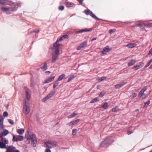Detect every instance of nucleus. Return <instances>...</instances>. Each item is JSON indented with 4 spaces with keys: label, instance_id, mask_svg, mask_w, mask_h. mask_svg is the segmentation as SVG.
Returning <instances> with one entry per match:
<instances>
[{
    "label": "nucleus",
    "instance_id": "3",
    "mask_svg": "<svg viewBox=\"0 0 152 152\" xmlns=\"http://www.w3.org/2000/svg\"><path fill=\"white\" fill-rule=\"evenodd\" d=\"M54 51V53L52 55V62H55L57 59L59 53V49L57 48H53Z\"/></svg>",
    "mask_w": 152,
    "mask_h": 152
},
{
    "label": "nucleus",
    "instance_id": "61",
    "mask_svg": "<svg viewBox=\"0 0 152 152\" xmlns=\"http://www.w3.org/2000/svg\"><path fill=\"white\" fill-rule=\"evenodd\" d=\"M124 58L125 59H126V58Z\"/></svg>",
    "mask_w": 152,
    "mask_h": 152
},
{
    "label": "nucleus",
    "instance_id": "5",
    "mask_svg": "<svg viewBox=\"0 0 152 152\" xmlns=\"http://www.w3.org/2000/svg\"><path fill=\"white\" fill-rule=\"evenodd\" d=\"M45 146L49 148H51L57 145V142L52 141H48L45 143Z\"/></svg>",
    "mask_w": 152,
    "mask_h": 152
},
{
    "label": "nucleus",
    "instance_id": "30",
    "mask_svg": "<svg viewBox=\"0 0 152 152\" xmlns=\"http://www.w3.org/2000/svg\"><path fill=\"white\" fill-rule=\"evenodd\" d=\"M47 68V65L46 63H45L43 66L41 67V69L44 71L46 70Z\"/></svg>",
    "mask_w": 152,
    "mask_h": 152
},
{
    "label": "nucleus",
    "instance_id": "42",
    "mask_svg": "<svg viewBox=\"0 0 152 152\" xmlns=\"http://www.w3.org/2000/svg\"><path fill=\"white\" fill-rule=\"evenodd\" d=\"M105 94V93L104 91H102L99 94V96L100 97H102Z\"/></svg>",
    "mask_w": 152,
    "mask_h": 152
},
{
    "label": "nucleus",
    "instance_id": "48",
    "mask_svg": "<svg viewBox=\"0 0 152 152\" xmlns=\"http://www.w3.org/2000/svg\"><path fill=\"white\" fill-rule=\"evenodd\" d=\"M118 109V107L116 106L115 107L113 108L112 109V111L113 112L116 111Z\"/></svg>",
    "mask_w": 152,
    "mask_h": 152
},
{
    "label": "nucleus",
    "instance_id": "11",
    "mask_svg": "<svg viewBox=\"0 0 152 152\" xmlns=\"http://www.w3.org/2000/svg\"><path fill=\"white\" fill-rule=\"evenodd\" d=\"M55 90L51 91L42 99V101L44 102L46 101L48 99L51 97L55 94Z\"/></svg>",
    "mask_w": 152,
    "mask_h": 152
},
{
    "label": "nucleus",
    "instance_id": "31",
    "mask_svg": "<svg viewBox=\"0 0 152 152\" xmlns=\"http://www.w3.org/2000/svg\"><path fill=\"white\" fill-rule=\"evenodd\" d=\"M139 96L140 97H142V98L143 99L145 98L146 97V95L144 94V93H141L140 92H139Z\"/></svg>",
    "mask_w": 152,
    "mask_h": 152
},
{
    "label": "nucleus",
    "instance_id": "16",
    "mask_svg": "<svg viewBox=\"0 0 152 152\" xmlns=\"http://www.w3.org/2000/svg\"><path fill=\"white\" fill-rule=\"evenodd\" d=\"M9 133V131L7 129H5L4 131L0 132V137L2 138L3 137L6 136Z\"/></svg>",
    "mask_w": 152,
    "mask_h": 152
},
{
    "label": "nucleus",
    "instance_id": "50",
    "mask_svg": "<svg viewBox=\"0 0 152 152\" xmlns=\"http://www.w3.org/2000/svg\"><path fill=\"white\" fill-rule=\"evenodd\" d=\"M62 37H63V38L64 39L65 38H67L68 37V36L67 34H65V35L62 36Z\"/></svg>",
    "mask_w": 152,
    "mask_h": 152
},
{
    "label": "nucleus",
    "instance_id": "44",
    "mask_svg": "<svg viewBox=\"0 0 152 152\" xmlns=\"http://www.w3.org/2000/svg\"><path fill=\"white\" fill-rule=\"evenodd\" d=\"M9 122L11 125H13L14 124V122L13 120L11 119H8Z\"/></svg>",
    "mask_w": 152,
    "mask_h": 152
},
{
    "label": "nucleus",
    "instance_id": "60",
    "mask_svg": "<svg viewBox=\"0 0 152 152\" xmlns=\"http://www.w3.org/2000/svg\"><path fill=\"white\" fill-rule=\"evenodd\" d=\"M138 111H139L138 110V109H137V110H135V111H136V112H138Z\"/></svg>",
    "mask_w": 152,
    "mask_h": 152
},
{
    "label": "nucleus",
    "instance_id": "46",
    "mask_svg": "<svg viewBox=\"0 0 152 152\" xmlns=\"http://www.w3.org/2000/svg\"><path fill=\"white\" fill-rule=\"evenodd\" d=\"M150 101L149 100L148 101H147V102H146L145 103L144 106L145 107H146L150 104Z\"/></svg>",
    "mask_w": 152,
    "mask_h": 152
},
{
    "label": "nucleus",
    "instance_id": "36",
    "mask_svg": "<svg viewBox=\"0 0 152 152\" xmlns=\"http://www.w3.org/2000/svg\"><path fill=\"white\" fill-rule=\"evenodd\" d=\"M91 12L88 9L85 10L84 11V13L87 15H90V14Z\"/></svg>",
    "mask_w": 152,
    "mask_h": 152
},
{
    "label": "nucleus",
    "instance_id": "26",
    "mask_svg": "<svg viewBox=\"0 0 152 152\" xmlns=\"http://www.w3.org/2000/svg\"><path fill=\"white\" fill-rule=\"evenodd\" d=\"M136 62V61L135 60H132L128 64V66H129L132 65L135 63Z\"/></svg>",
    "mask_w": 152,
    "mask_h": 152
},
{
    "label": "nucleus",
    "instance_id": "32",
    "mask_svg": "<svg viewBox=\"0 0 152 152\" xmlns=\"http://www.w3.org/2000/svg\"><path fill=\"white\" fill-rule=\"evenodd\" d=\"M106 79V77H102L97 79L96 80L98 81L101 82L103 81Z\"/></svg>",
    "mask_w": 152,
    "mask_h": 152
},
{
    "label": "nucleus",
    "instance_id": "28",
    "mask_svg": "<svg viewBox=\"0 0 152 152\" xmlns=\"http://www.w3.org/2000/svg\"><path fill=\"white\" fill-rule=\"evenodd\" d=\"M65 76V75L64 74H63L60 75L57 79L58 81L61 80Z\"/></svg>",
    "mask_w": 152,
    "mask_h": 152
},
{
    "label": "nucleus",
    "instance_id": "34",
    "mask_svg": "<svg viewBox=\"0 0 152 152\" xmlns=\"http://www.w3.org/2000/svg\"><path fill=\"white\" fill-rule=\"evenodd\" d=\"M137 93H133L130 96V97L131 99H133L135 97L137 96Z\"/></svg>",
    "mask_w": 152,
    "mask_h": 152
},
{
    "label": "nucleus",
    "instance_id": "43",
    "mask_svg": "<svg viewBox=\"0 0 152 152\" xmlns=\"http://www.w3.org/2000/svg\"><path fill=\"white\" fill-rule=\"evenodd\" d=\"M140 67H141L140 66V65H137L136 66H134L133 67V68L137 70L140 68Z\"/></svg>",
    "mask_w": 152,
    "mask_h": 152
},
{
    "label": "nucleus",
    "instance_id": "53",
    "mask_svg": "<svg viewBox=\"0 0 152 152\" xmlns=\"http://www.w3.org/2000/svg\"><path fill=\"white\" fill-rule=\"evenodd\" d=\"M39 31V29H37V30H34L33 31L34 32L36 33H38Z\"/></svg>",
    "mask_w": 152,
    "mask_h": 152
},
{
    "label": "nucleus",
    "instance_id": "37",
    "mask_svg": "<svg viewBox=\"0 0 152 152\" xmlns=\"http://www.w3.org/2000/svg\"><path fill=\"white\" fill-rule=\"evenodd\" d=\"M147 87L146 86H145L142 89L140 92L141 93H144V92L147 90Z\"/></svg>",
    "mask_w": 152,
    "mask_h": 152
},
{
    "label": "nucleus",
    "instance_id": "40",
    "mask_svg": "<svg viewBox=\"0 0 152 152\" xmlns=\"http://www.w3.org/2000/svg\"><path fill=\"white\" fill-rule=\"evenodd\" d=\"M152 62V58L150 59V60L145 65V68L148 67L151 64V63Z\"/></svg>",
    "mask_w": 152,
    "mask_h": 152
},
{
    "label": "nucleus",
    "instance_id": "47",
    "mask_svg": "<svg viewBox=\"0 0 152 152\" xmlns=\"http://www.w3.org/2000/svg\"><path fill=\"white\" fill-rule=\"evenodd\" d=\"M8 113L7 112L5 111L3 113V116L4 117H7L8 116Z\"/></svg>",
    "mask_w": 152,
    "mask_h": 152
},
{
    "label": "nucleus",
    "instance_id": "8",
    "mask_svg": "<svg viewBox=\"0 0 152 152\" xmlns=\"http://www.w3.org/2000/svg\"><path fill=\"white\" fill-rule=\"evenodd\" d=\"M8 143V141L5 138H1L0 141V148L2 149L3 148H5V144H7Z\"/></svg>",
    "mask_w": 152,
    "mask_h": 152
},
{
    "label": "nucleus",
    "instance_id": "24",
    "mask_svg": "<svg viewBox=\"0 0 152 152\" xmlns=\"http://www.w3.org/2000/svg\"><path fill=\"white\" fill-rule=\"evenodd\" d=\"M16 131L17 133L19 135H21L23 134L24 132V130L22 128L20 129H17Z\"/></svg>",
    "mask_w": 152,
    "mask_h": 152
},
{
    "label": "nucleus",
    "instance_id": "27",
    "mask_svg": "<svg viewBox=\"0 0 152 152\" xmlns=\"http://www.w3.org/2000/svg\"><path fill=\"white\" fill-rule=\"evenodd\" d=\"M90 15L95 19L97 20H100V19L97 17L92 12H91V13L90 14Z\"/></svg>",
    "mask_w": 152,
    "mask_h": 152
},
{
    "label": "nucleus",
    "instance_id": "49",
    "mask_svg": "<svg viewBox=\"0 0 152 152\" xmlns=\"http://www.w3.org/2000/svg\"><path fill=\"white\" fill-rule=\"evenodd\" d=\"M64 7L63 6H60L58 7V9L60 10H62L64 9Z\"/></svg>",
    "mask_w": 152,
    "mask_h": 152
},
{
    "label": "nucleus",
    "instance_id": "7",
    "mask_svg": "<svg viewBox=\"0 0 152 152\" xmlns=\"http://www.w3.org/2000/svg\"><path fill=\"white\" fill-rule=\"evenodd\" d=\"M24 90L26 93V99L25 101H28L31 97V92L27 87H24Z\"/></svg>",
    "mask_w": 152,
    "mask_h": 152
},
{
    "label": "nucleus",
    "instance_id": "4",
    "mask_svg": "<svg viewBox=\"0 0 152 152\" xmlns=\"http://www.w3.org/2000/svg\"><path fill=\"white\" fill-rule=\"evenodd\" d=\"M23 112L26 114H28L30 111V105L29 103L25 101L23 106Z\"/></svg>",
    "mask_w": 152,
    "mask_h": 152
},
{
    "label": "nucleus",
    "instance_id": "38",
    "mask_svg": "<svg viewBox=\"0 0 152 152\" xmlns=\"http://www.w3.org/2000/svg\"><path fill=\"white\" fill-rule=\"evenodd\" d=\"M99 99H98L97 98H96L94 99H92L90 102V103H94L95 102H96L98 101H99Z\"/></svg>",
    "mask_w": 152,
    "mask_h": 152
},
{
    "label": "nucleus",
    "instance_id": "13",
    "mask_svg": "<svg viewBox=\"0 0 152 152\" xmlns=\"http://www.w3.org/2000/svg\"><path fill=\"white\" fill-rule=\"evenodd\" d=\"M4 118L1 115H0V130L2 131L4 128Z\"/></svg>",
    "mask_w": 152,
    "mask_h": 152
},
{
    "label": "nucleus",
    "instance_id": "9",
    "mask_svg": "<svg viewBox=\"0 0 152 152\" xmlns=\"http://www.w3.org/2000/svg\"><path fill=\"white\" fill-rule=\"evenodd\" d=\"M110 144V139L107 138L101 144V146L106 148Z\"/></svg>",
    "mask_w": 152,
    "mask_h": 152
},
{
    "label": "nucleus",
    "instance_id": "10",
    "mask_svg": "<svg viewBox=\"0 0 152 152\" xmlns=\"http://www.w3.org/2000/svg\"><path fill=\"white\" fill-rule=\"evenodd\" d=\"M137 26H140L142 25H144L148 27H152V22H149L147 23L145 21H143L140 23H139L136 25Z\"/></svg>",
    "mask_w": 152,
    "mask_h": 152
},
{
    "label": "nucleus",
    "instance_id": "21",
    "mask_svg": "<svg viewBox=\"0 0 152 152\" xmlns=\"http://www.w3.org/2000/svg\"><path fill=\"white\" fill-rule=\"evenodd\" d=\"M92 30L91 29H83L80 30L79 31H75V33L76 34H78L81 33H82L84 32H88V31H90Z\"/></svg>",
    "mask_w": 152,
    "mask_h": 152
},
{
    "label": "nucleus",
    "instance_id": "54",
    "mask_svg": "<svg viewBox=\"0 0 152 152\" xmlns=\"http://www.w3.org/2000/svg\"><path fill=\"white\" fill-rule=\"evenodd\" d=\"M45 152H51V151L49 149H47L45 150Z\"/></svg>",
    "mask_w": 152,
    "mask_h": 152
},
{
    "label": "nucleus",
    "instance_id": "2",
    "mask_svg": "<svg viewBox=\"0 0 152 152\" xmlns=\"http://www.w3.org/2000/svg\"><path fill=\"white\" fill-rule=\"evenodd\" d=\"M28 135H26V138L27 140L26 141L27 143H29L30 142V140L31 141L32 145L33 147H35L36 146L37 141L35 135L34 134H28L29 132L27 131Z\"/></svg>",
    "mask_w": 152,
    "mask_h": 152
},
{
    "label": "nucleus",
    "instance_id": "58",
    "mask_svg": "<svg viewBox=\"0 0 152 152\" xmlns=\"http://www.w3.org/2000/svg\"><path fill=\"white\" fill-rule=\"evenodd\" d=\"M149 68L150 69H152V64L149 67Z\"/></svg>",
    "mask_w": 152,
    "mask_h": 152
},
{
    "label": "nucleus",
    "instance_id": "12",
    "mask_svg": "<svg viewBox=\"0 0 152 152\" xmlns=\"http://www.w3.org/2000/svg\"><path fill=\"white\" fill-rule=\"evenodd\" d=\"M6 144H5V148H3L2 149H6L7 151L8 152H13L15 149V148L13 146H8L6 145Z\"/></svg>",
    "mask_w": 152,
    "mask_h": 152
},
{
    "label": "nucleus",
    "instance_id": "14",
    "mask_svg": "<svg viewBox=\"0 0 152 152\" xmlns=\"http://www.w3.org/2000/svg\"><path fill=\"white\" fill-rule=\"evenodd\" d=\"M64 40L63 37L62 36L59 39H58L56 41V42L54 44H53V47L54 48H58L59 49V46L60 45V44H58V42H60L62 40Z\"/></svg>",
    "mask_w": 152,
    "mask_h": 152
},
{
    "label": "nucleus",
    "instance_id": "22",
    "mask_svg": "<svg viewBox=\"0 0 152 152\" xmlns=\"http://www.w3.org/2000/svg\"><path fill=\"white\" fill-rule=\"evenodd\" d=\"M86 42H83L80 44V45L77 47V49L78 50H80L82 48L84 47V46L86 45Z\"/></svg>",
    "mask_w": 152,
    "mask_h": 152
},
{
    "label": "nucleus",
    "instance_id": "18",
    "mask_svg": "<svg viewBox=\"0 0 152 152\" xmlns=\"http://www.w3.org/2000/svg\"><path fill=\"white\" fill-rule=\"evenodd\" d=\"M127 83L125 82H123L115 86V88L116 89H118L123 87L124 85L126 84Z\"/></svg>",
    "mask_w": 152,
    "mask_h": 152
},
{
    "label": "nucleus",
    "instance_id": "59",
    "mask_svg": "<svg viewBox=\"0 0 152 152\" xmlns=\"http://www.w3.org/2000/svg\"><path fill=\"white\" fill-rule=\"evenodd\" d=\"M46 73H50V71H48V72H46Z\"/></svg>",
    "mask_w": 152,
    "mask_h": 152
},
{
    "label": "nucleus",
    "instance_id": "55",
    "mask_svg": "<svg viewBox=\"0 0 152 152\" xmlns=\"http://www.w3.org/2000/svg\"><path fill=\"white\" fill-rule=\"evenodd\" d=\"M127 133H128V134L129 135V134H131L132 133V132H131V131H128V132Z\"/></svg>",
    "mask_w": 152,
    "mask_h": 152
},
{
    "label": "nucleus",
    "instance_id": "33",
    "mask_svg": "<svg viewBox=\"0 0 152 152\" xmlns=\"http://www.w3.org/2000/svg\"><path fill=\"white\" fill-rule=\"evenodd\" d=\"M76 77L75 76H74V75H72L70 76V77L68 79L67 82L69 83L70 81L72 80L74 78Z\"/></svg>",
    "mask_w": 152,
    "mask_h": 152
},
{
    "label": "nucleus",
    "instance_id": "41",
    "mask_svg": "<svg viewBox=\"0 0 152 152\" xmlns=\"http://www.w3.org/2000/svg\"><path fill=\"white\" fill-rule=\"evenodd\" d=\"M6 3V0H0V4H5Z\"/></svg>",
    "mask_w": 152,
    "mask_h": 152
},
{
    "label": "nucleus",
    "instance_id": "23",
    "mask_svg": "<svg viewBox=\"0 0 152 152\" xmlns=\"http://www.w3.org/2000/svg\"><path fill=\"white\" fill-rule=\"evenodd\" d=\"M136 43H130L126 45V46L129 48H132L135 47L137 45Z\"/></svg>",
    "mask_w": 152,
    "mask_h": 152
},
{
    "label": "nucleus",
    "instance_id": "15",
    "mask_svg": "<svg viewBox=\"0 0 152 152\" xmlns=\"http://www.w3.org/2000/svg\"><path fill=\"white\" fill-rule=\"evenodd\" d=\"M110 49L109 48V46H107L105 48H104L103 50L101 51V52L102 54V56H103L106 54V53L108 52Z\"/></svg>",
    "mask_w": 152,
    "mask_h": 152
},
{
    "label": "nucleus",
    "instance_id": "1",
    "mask_svg": "<svg viewBox=\"0 0 152 152\" xmlns=\"http://www.w3.org/2000/svg\"><path fill=\"white\" fill-rule=\"evenodd\" d=\"M6 4L4 5H8L10 6L1 7V10L4 12L14 11L17 10L18 7H20L21 6V3H14L11 1L7 2V0H6Z\"/></svg>",
    "mask_w": 152,
    "mask_h": 152
},
{
    "label": "nucleus",
    "instance_id": "25",
    "mask_svg": "<svg viewBox=\"0 0 152 152\" xmlns=\"http://www.w3.org/2000/svg\"><path fill=\"white\" fill-rule=\"evenodd\" d=\"M78 114V113L76 112H74L72 114L68 116V118H71L74 117L75 116L77 115Z\"/></svg>",
    "mask_w": 152,
    "mask_h": 152
},
{
    "label": "nucleus",
    "instance_id": "39",
    "mask_svg": "<svg viewBox=\"0 0 152 152\" xmlns=\"http://www.w3.org/2000/svg\"><path fill=\"white\" fill-rule=\"evenodd\" d=\"M77 130L76 129H73L72 130V134L73 135H75L77 134Z\"/></svg>",
    "mask_w": 152,
    "mask_h": 152
},
{
    "label": "nucleus",
    "instance_id": "51",
    "mask_svg": "<svg viewBox=\"0 0 152 152\" xmlns=\"http://www.w3.org/2000/svg\"><path fill=\"white\" fill-rule=\"evenodd\" d=\"M83 0H78V1L79 2L80 4H82Z\"/></svg>",
    "mask_w": 152,
    "mask_h": 152
},
{
    "label": "nucleus",
    "instance_id": "45",
    "mask_svg": "<svg viewBox=\"0 0 152 152\" xmlns=\"http://www.w3.org/2000/svg\"><path fill=\"white\" fill-rule=\"evenodd\" d=\"M115 29H111L109 31V32L110 34H112L115 31Z\"/></svg>",
    "mask_w": 152,
    "mask_h": 152
},
{
    "label": "nucleus",
    "instance_id": "56",
    "mask_svg": "<svg viewBox=\"0 0 152 152\" xmlns=\"http://www.w3.org/2000/svg\"><path fill=\"white\" fill-rule=\"evenodd\" d=\"M13 152H20V151L18 150H17L16 149Z\"/></svg>",
    "mask_w": 152,
    "mask_h": 152
},
{
    "label": "nucleus",
    "instance_id": "6",
    "mask_svg": "<svg viewBox=\"0 0 152 152\" xmlns=\"http://www.w3.org/2000/svg\"><path fill=\"white\" fill-rule=\"evenodd\" d=\"M13 136L12 141L13 142H19L22 141L24 139L23 136L20 135H15L12 134Z\"/></svg>",
    "mask_w": 152,
    "mask_h": 152
},
{
    "label": "nucleus",
    "instance_id": "62",
    "mask_svg": "<svg viewBox=\"0 0 152 152\" xmlns=\"http://www.w3.org/2000/svg\"><path fill=\"white\" fill-rule=\"evenodd\" d=\"M150 152H152V150Z\"/></svg>",
    "mask_w": 152,
    "mask_h": 152
},
{
    "label": "nucleus",
    "instance_id": "35",
    "mask_svg": "<svg viewBox=\"0 0 152 152\" xmlns=\"http://www.w3.org/2000/svg\"><path fill=\"white\" fill-rule=\"evenodd\" d=\"M107 107L108 103L107 102H105L104 103V104L102 106V107L104 109H106L107 108Z\"/></svg>",
    "mask_w": 152,
    "mask_h": 152
},
{
    "label": "nucleus",
    "instance_id": "20",
    "mask_svg": "<svg viewBox=\"0 0 152 152\" xmlns=\"http://www.w3.org/2000/svg\"><path fill=\"white\" fill-rule=\"evenodd\" d=\"M55 78V76L51 77L46 79L44 81L43 83H50Z\"/></svg>",
    "mask_w": 152,
    "mask_h": 152
},
{
    "label": "nucleus",
    "instance_id": "17",
    "mask_svg": "<svg viewBox=\"0 0 152 152\" xmlns=\"http://www.w3.org/2000/svg\"><path fill=\"white\" fill-rule=\"evenodd\" d=\"M80 120L79 119H76L74 121L69 122L68 124V125L69 126L72 127L73 126L77 124L80 121Z\"/></svg>",
    "mask_w": 152,
    "mask_h": 152
},
{
    "label": "nucleus",
    "instance_id": "57",
    "mask_svg": "<svg viewBox=\"0 0 152 152\" xmlns=\"http://www.w3.org/2000/svg\"><path fill=\"white\" fill-rule=\"evenodd\" d=\"M96 38H93L91 40V41H93L96 40Z\"/></svg>",
    "mask_w": 152,
    "mask_h": 152
},
{
    "label": "nucleus",
    "instance_id": "19",
    "mask_svg": "<svg viewBox=\"0 0 152 152\" xmlns=\"http://www.w3.org/2000/svg\"><path fill=\"white\" fill-rule=\"evenodd\" d=\"M66 5L68 7H74L75 6V4L74 3L68 1L66 3Z\"/></svg>",
    "mask_w": 152,
    "mask_h": 152
},
{
    "label": "nucleus",
    "instance_id": "52",
    "mask_svg": "<svg viewBox=\"0 0 152 152\" xmlns=\"http://www.w3.org/2000/svg\"><path fill=\"white\" fill-rule=\"evenodd\" d=\"M144 64V63L143 62H141L140 63V64L139 65H140V66H143Z\"/></svg>",
    "mask_w": 152,
    "mask_h": 152
},
{
    "label": "nucleus",
    "instance_id": "29",
    "mask_svg": "<svg viewBox=\"0 0 152 152\" xmlns=\"http://www.w3.org/2000/svg\"><path fill=\"white\" fill-rule=\"evenodd\" d=\"M59 81L58 80H57L54 82L53 85V88L54 89L59 84V82H58Z\"/></svg>",
    "mask_w": 152,
    "mask_h": 152
}]
</instances>
